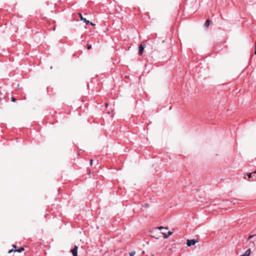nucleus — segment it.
<instances>
[{
	"mask_svg": "<svg viewBox=\"0 0 256 256\" xmlns=\"http://www.w3.org/2000/svg\"><path fill=\"white\" fill-rule=\"evenodd\" d=\"M92 48V46L91 45H88V50H90Z\"/></svg>",
	"mask_w": 256,
	"mask_h": 256,
	"instance_id": "11",
	"label": "nucleus"
},
{
	"mask_svg": "<svg viewBox=\"0 0 256 256\" xmlns=\"http://www.w3.org/2000/svg\"><path fill=\"white\" fill-rule=\"evenodd\" d=\"M80 20H82L86 24H89L90 22L89 20H86L85 18H84L82 14H78Z\"/></svg>",
	"mask_w": 256,
	"mask_h": 256,
	"instance_id": "3",
	"label": "nucleus"
},
{
	"mask_svg": "<svg viewBox=\"0 0 256 256\" xmlns=\"http://www.w3.org/2000/svg\"><path fill=\"white\" fill-rule=\"evenodd\" d=\"M134 254H135V252H132L130 254V256H134Z\"/></svg>",
	"mask_w": 256,
	"mask_h": 256,
	"instance_id": "9",
	"label": "nucleus"
},
{
	"mask_svg": "<svg viewBox=\"0 0 256 256\" xmlns=\"http://www.w3.org/2000/svg\"><path fill=\"white\" fill-rule=\"evenodd\" d=\"M71 252L74 256H78V247L76 246L71 250Z\"/></svg>",
	"mask_w": 256,
	"mask_h": 256,
	"instance_id": "2",
	"label": "nucleus"
},
{
	"mask_svg": "<svg viewBox=\"0 0 256 256\" xmlns=\"http://www.w3.org/2000/svg\"><path fill=\"white\" fill-rule=\"evenodd\" d=\"M172 234V232L169 231L168 232V235H166V234H164V238H168V236H170V235H171Z\"/></svg>",
	"mask_w": 256,
	"mask_h": 256,
	"instance_id": "7",
	"label": "nucleus"
},
{
	"mask_svg": "<svg viewBox=\"0 0 256 256\" xmlns=\"http://www.w3.org/2000/svg\"><path fill=\"white\" fill-rule=\"evenodd\" d=\"M210 20H207L206 22L204 23V26L205 27V28H208V27L210 25Z\"/></svg>",
	"mask_w": 256,
	"mask_h": 256,
	"instance_id": "6",
	"label": "nucleus"
},
{
	"mask_svg": "<svg viewBox=\"0 0 256 256\" xmlns=\"http://www.w3.org/2000/svg\"><path fill=\"white\" fill-rule=\"evenodd\" d=\"M144 46L142 44H141L139 47L138 53L140 54H142L144 52Z\"/></svg>",
	"mask_w": 256,
	"mask_h": 256,
	"instance_id": "4",
	"label": "nucleus"
},
{
	"mask_svg": "<svg viewBox=\"0 0 256 256\" xmlns=\"http://www.w3.org/2000/svg\"><path fill=\"white\" fill-rule=\"evenodd\" d=\"M23 250H24V248H19L18 250H14V252H21Z\"/></svg>",
	"mask_w": 256,
	"mask_h": 256,
	"instance_id": "8",
	"label": "nucleus"
},
{
	"mask_svg": "<svg viewBox=\"0 0 256 256\" xmlns=\"http://www.w3.org/2000/svg\"><path fill=\"white\" fill-rule=\"evenodd\" d=\"M14 246V248H16V246H14H14Z\"/></svg>",
	"mask_w": 256,
	"mask_h": 256,
	"instance_id": "19",
	"label": "nucleus"
},
{
	"mask_svg": "<svg viewBox=\"0 0 256 256\" xmlns=\"http://www.w3.org/2000/svg\"><path fill=\"white\" fill-rule=\"evenodd\" d=\"M198 242V240L196 239L188 240L186 242V245L188 246H192L194 245Z\"/></svg>",
	"mask_w": 256,
	"mask_h": 256,
	"instance_id": "1",
	"label": "nucleus"
},
{
	"mask_svg": "<svg viewBox=\"0 0 256 256\" xmlns=\"http://www.w3.org/2000/svg\"><path fill=\"white\" fill-rule=\"evenodd\" d=\"M254 173H256V172H254Z\"/></svg>",
	"mask_w": 256,
	"mask_h": 256,
	"instance_id": "20",
	"label": "nucleus"
},
{
	"mask_svg": "<svg viewBox=\"0 0 256 256\" xmlns=\"http://www.w3.org/2000/svg\"><path fill=\"white\" fill-rule=\"evenodd\" d=\"M164 228L162 226H160L158 228V229L160 230V229H162L163 228Z\"/></svg>",
	"mask_w": 256,
	"mask_h": 256,
	"instance_id": "13",
	"label": "nucleus"
},
{
	"mask_svg": "<svg viewBox=\"0 0 256 256\" xmlns=\"http://www.w3.org/2000/svg\"><path fill=\"white\" fill-rule=\"evenodd\" d=\"M92 160H90V164H92Z\"/></svg>",
	"mask_w": 256,
	"mask_h": 256,
	"instance_id": "14",
	"label": "nucleus"
},
{
	"mask_svg": "<svg viewBox=\"0 0 256 256\" xmlns=\"http://www.w3.org/2000/svg\"><path fill=\"white\" fill-rule=\"evenodd\" d=\"M250 250L249 248L246 251L244 254L241 255L240 256H250Z\"/></svg>",
	"mask_w": 256,
	"mask_h": 256,
	"instance_id": "5",
	"label": "nucleus"
},
{
	"mask_svg": "<svg viewBox=\"0 0 256 256\" xmlns=\"http://www.w3.org/2000/svg\"><path fill=\"white\" fill-rule=\"evenodd\" d=\"M90 24L92 26L94 25L92 22H90Z\"/></svg>",
	"mask_w": 256,
	"mask_h": 256,
	"instance_id": "18",
	"label": "nucleus"
},
{
	"mask_svg": "<svg viewBox=\"0 0 256 256\" xmlns=\"http://www.w3.org/2000/svg\"><path fill=\"white\" fill-rule=\"evenodd\" d=\"M252 173H248V174H247V175L249 178H252Z\"/></svg>",
	"mask_w": 256,
	"mask_h": 256,
	"instance_id": "10",
	"label": "nucleus"
},
{
	"mask_svg": "<svg viewBox=\"0 0 256 256\" xmlns=\"http://www.w3.org/2000/svg\"><path fill=\"white\" fill-rule=\"evenodd\" d=\"M254 236H250L248 238L250 239V238H252V237H253Z\"/></svg>",
	"mask_w": 256,
	"mask_h": 256,
	"instance_id": "15",
	"label": "nucleus"
},
{
	"mask_svg": "<svg viewBox=\"0 0 256 256\" xmlns=\"http://www.w3.org/2000/svg\"><path fill=\"white\" fill-rule=\"evenodd\" d=\"M12 251H13V250H9L8 252L10 253V252H12Z\"/></svg>",
	"mask_w": 256,
	"mask_h": 256,
	"instance_id": "16",
	"label": "nucleus"
},
{
	"mask_svg": "<svg viewBox=\"0 0 256 256\" xmlns=\"http://www.w3.org/2000/svg\"><path fill=\"white\" fill-rule=\"evenodd\" d=\"M16 99L15 98H12V102H15V101H16Z\"/></svg>",
	"mask_w": 256,
	"mask_h": 256,
	"instance_id": "12",
	"label": "nucleus"
},
{
	"mask_svg": "<svg viewBox=\"0 0 256 256\" xmlns=\"http://www.w3.org/2000/svg\"><path fill=\"white\" fill-rule=\"evenodd\" d=\"M106 107H108V104L106 103Z\"/></svg>",
	"mask_w": 256,
	"mask_h": 256,
	"instance_id": "17",
	"label": "nucleus"
}]
</instances>
